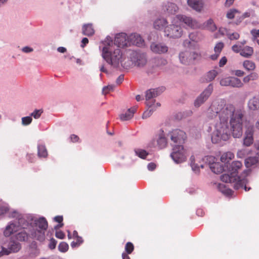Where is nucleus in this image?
<instances>
[{"instance_id": "f257e3e1", "label": "nucleus", "mask_w": 259, "mask_h": 259, "mask_svg": "<svg viewBox=\"0 0 259 259\" xmlns=\"http://www.w3.org/2000/svg\"><path fill=\"white\" fill-rule=\"evenodd\" d=\"M218 115L219 122L215 125V130L211 135V141L217 144L227 141L231 132L234 138H240L242 135V124L244 112L240 109H236L233 105L226 104L223 100L214 101L207 109V116L212 118Z\"/></svg>"}, {"instance_id": "f03ea898", "label": "nucleus", "mask_w": 259, "mask_h": 259, "mask_svg": "<svg viewBox=\"0 0 259 259\" xmlns=\"http://www.w3.org/2000/svg\"><path fill=\"white\" fill-rule=\"evenodd\" d=\"M130 45L124 33H119L114 37V41H110L102 48V58L106 63L114 67L118 66L121 62V54L119 48H124Z\"/></svg>"}, {"instance_id": "7ed1b4c3", "label": "nucleus", "mask_w": 259, "mask_h": 259, "mask_svg": "<svg viewBox=\"0 0 259 259\" xmlns=\"http://www.w3.org/2000/svg\"><path fill=\"white\" fill-rule=\"evenodd\" d=\"M170 157L176 163H181L186 161L187 152L184 148L183 145H174L173 151L170 154Z\"/></svg>"}, {"instance_id": "20e7f679", "label": "nucleus", "mask_w": 259, "mask_h": 259, "mask_svg": "<svg viewBox=\"0 0 259 259\" xmlns=\"http://www.w3.org/2000/svg\"><path fill=\"white\" fill-rule=\"evenodd\" d=\"M24 219L19 218V219H18V222L17 223L14 222L9 223L6 227V229L4 230V236L6 237H9L16 232L18 233L23 230V228L25 227L24 226V224L21 225V224L24 223Z\"/></svg>"}, {"instance_id": "39448f33", "label": "nucleus", "mask_w": 259, "mask_h": 259, "mask_svg": "<svg viewBox=\"0 0 259 259\" xmlns=\"http://www.w3.org/2000/svg\"><path fill=\"white\" fill-rule=\"evenodd\" d=\"M169 139L173 142L172 146L182 145L186 140V134L183 131L180 129L174 130L169 133Z\"/></svg>"}, {"instance_id": "423d86ee", "label": "nucleus", "mask_w": 259, "mask_h": 259, "mask_svg": "<svg viewBox=\"0 0 259 259\" xmlns=\"http://www.w3.org/2000/svg\"><path fill=\"white\" fill-rule=\"evenodd\" d=\"M176 19L179 22L184 24L187 27L192 29H198L201 27V24H200L199 22L190 16L178 15L176 16Z\"/></svg>"}, {"instance_id": "0eeeda50", "label": "nucleus", "mask_w": 259, "mask_h": 259, "mask_svg": "<svg viewBox=\"0 0 259 259\" xmlns=\"http://www.w3.org/2000/svg\"><path fill=\"white\" fill-rule=\"evenodd\" d=\"M165 35L168 37L178 38L182 36L183 30L182 27L176 24H170L165 28Z\"/></svg>"}, {"instance_id": "6e6552de", "label": "nucleus", "mask_w": 259, "mask_h": 259, "mask_svg": "<svg viewBox=\"0 0 259 259\" xmlns=\"http://www.w3.org/2000/svg\"><path fill=\"white\" fill-rule=\"evenodd\" d=\"M5 245L7 247H2V251H0V257L3 255H8L12 253L17 252L21 248L20 243L15 242L14 240H10L7 244Z\"/></svg>"}, {"instance_id": "1a4fd4ad", "label": "nucleus", "mask_w": 259, "mask_h": 259, "mask_svg": "<svg viewBox=\"0 0 259 259\" xmlns=\"http://www.w3.org/2000/svg\"><path fill=\"white\" fill-rule=\"evenodd\" d=\"M131 59L134 63L135 65L138 67H143L147 64V57L144 53L133 52L132 53Z\"/></svg>"}, {"instance_id": "9d476101", "label": "nucleus", "mask_w": 259, "mask_h": 259, "mask_svg": "<svg viewBox=\"0 0 259 259\" xmlns=\"http://www.w3.org/2000/svg\"><path fill=\"white\" fill-rule=\"evenodd\" d=\"M212 91L213 86H212V84H209L207 88H206V89L203 91V93L195 100V106L199 107L201 105L203 104V103L207 100L209 96H210Z\"/></svg>"}, {"instance_id": "9b49d317", "label": "nucleus", "mask_w": 259, "mask_h": 259, "mask_svg": "<svg viewBox=\"0 0 259 259\" xmlns=\"http://www.w3.org/2000/svg\"><path fill=\"white\" fill-rule=\"evenodd\" d=\"M212 91L213 86H212V84H209L207 88H206V89L203 91V93L195 100V106L199 107L201 105L203 104V103L207 100L209 96H210Z\"/></svg>"}, {"instance_id": "f8f14e48", "label": "nucleus", "mask_w": 259, "mask_h": 259, "mask_svg": "<svg viewBox=\"0 0 259 259\" xmlns=\"http://www.w3.org/2000/svg\"><path fill=\"white\" fill-rule=\"evenodd\" d=\"M26 226H27V227H23V230L16 233V234L12 237L11 240L15 239L20 242L27 241L28 237H30L29 234L27 232V230L31 228L32 226L28 224Z\"/></svg>"}, {"instance_id": "ddd939ff", "label": "nucleus", "mask_w": 259, "mask_h": 259, "mask_svg": "<svg viewBox=\"0 0 259 259\" xmlns=\"http://www.w3.org/2000/svg\"><path fill=\"white\" fill-rule=\"evenodd\" d=\"M253 126L249 125L246 127L245 132V138L243 139V145L249 147L253 143Z\"/></svg>"}, {"instance_id": "4468645a", "label": "nucleus", "mask_w": 259, "mask_h": 259, "mask_svg": "<svg viewBox=\"0 0 259 259\" xmlns=\"http://www.w3.org/2000/svg\"><path fill=\"white\" fill-rule=\"evenodd\" d=\"M206 160L207 161H209V163H210V165H209V168L211 170V171L214 172V174H220L224 170V168H223V166L221 165L219 163L214 162V157L212 156H207L206 157Z\"/></svg>"}, {"instance_id": "2eb2a0df", "label": "nucleus", "mask_w": 259, "mask_h": 259, "mask_svg": "<svg viewBox=\"0 0 259 259\" xmlns=\"http://www.w3.org/2000/svg\"><path fill=\"white\" fill-rule=\"evenodd\" d=\"M163 91V88H158L154 89H150L146 92L145 94V99H146V105L149 107H151V104H150L149 101L151 99L155 98L159 96Z\"/></svg>"}, {"instance_id": "dca6fc26", "label": "nucleus", "mask_w": 259, "mask_h": 259, "mask_svg": "<svg viewBox=\"0 0 259 259\" xmlns=\"http://www.w3.org/2000/svg\"><path fill=\"white\" fill-rule=\"evenodd\" d=\"M150 49L153 53L157 54H162L167 52V46L161 43L153 42L151 44Z\"/></svg>"}, {"instance_id": "f3484780", "label": "nucleus", "mask_w": 259, "mask_h": 259, "mask_svg": "<svg viewBox=\"0 0 259 259\" xmlns=\"http://www.w3.org/2000/svg\"><path fill=\"white\" fill-rule=\"evenodd\" d=\"M248 183V181L246 178L239 179L234 183L233 188H234L235 190L243 189L245 191H248L251 189V188L247 186Z\"/></svg>"}, {"instance_id": "a211bd4d", "label": "nucleus", "mask_w": 259, "mask_h": 259, "mask_svg": "<svg viewBox=\"0 0 259 259\" xmlns=\"http://www.w3.org/2000/svg\"><path fill=\"white\" fill-rule=\"evenodd\" d=\"M29 231V236L35 239L38 241L42 242L45 240V232L46 230H35L34 231Z\"/></svg>"}, {"instance_id": "6ab92c4d", "label": "nucleus", "mask_w": 259, "mask_h": 259, "mask_svg": "<svg viewBox=\"0 0 259 259\" xmlns=\"http://www.w3.org/2000/svg\"><path fill=\"white\" fill-rule=\"evenodd\" d=\"M187 5L191 9L199 12L202 11L203 7V3L202 0H187Z\"/></svg>"}, {"instance_id": "aec40b11", "label": "nucleus", "mask_w": 259, "mask_h": 259, "mask_svg": "<svg viewBox=\"0 0 259 259\" xmlns=\"http://www.w3.org/2000/svg\"><path fill=\"white\" fill-rule=\"evenodd\" d=\"M248 108L251 111L259 109V96H253L247 103Z\"/></svg>"}, {"instance_id": "412c9836", "label": "nucleus", "mask_w": 259, "mask_h": 259, "mask_svg": "<svg viewBox=\"0 0 259 259\" xmlns=\"http://www.w3.org/2000/svg\"><path fill=\"white\" fill-rule=\"evenodd\" d=\"M34 225L36 228L39 229L38 230H46L48 227L47 221L44 217H40L34 220Z\"/></svg>"}, {"instance_id": "4be33fe9", "label": "nucleus", "mask_w": 259, "mask_h": 259, "mask_svg": "<svg viewBox=\"0 0 259 259\" xmlns=\"http://www.w3.org/2000/svg\"><path fill=\"white\" fill-rule=\"evenodd\" d=\"M130 43L137 47H140L143 45V40L141 36L138 34H132L129 36Z\"/></svg>"}, {"instance_id": "5701e85b", "label": "nucleus", "mask_w": 259, "mask_h": 259, "mask_svg": "<svg viewBox=\"0 0 259 259\" xmlns=\"http://www.w3.org/2000/svg\"><path fill=\"white\" fill-rule=\"evenodd\" d=\"M94 29L93 27V24L91 23H87L82 26V34L83 35L91 36L94 34Z\"/></svg>"}, {"instance_id": "b1692460", "label": "nucleus", "mask_w": 259, "mask_h": 259, "mask_svg": "<svg viewBox=\"0 0 259 259\" xmlns=\"http://www.w3.org/2000/svg\"><path fill=\"white\" fill-rule=\"evenodd\" d=\"M190 52L189 51H185L180 53L179 54V60L181 61L182 64H189L192 63L190 59Z\"/></svg>"}, {"instance_id": "393cba45", "label": "nucleus", "mask_w": 259, "mask_h": 259, "mask_svg": "<svg viewBox=\"0 0 259 259\" xmlns=\"http://www.w3.org/2000/svg\"><path fill=\"white\" fill-rule=\"evenodd\" d=\"M136 111V108L133 107L129 109L124 113H122L119 115L122 121H127L133 117V115Z\"/></svg>"}, {"instance_id": "a878e982", "label": "nucleus", "mask_w": 259, "mask_h": 259, "mask_svg": "<svg viewBox=\"0 0 259 259\" xmlns=\"http://www.w3.org/2000/svg\"><path fill=\"white\" fill-rule=\"evenodd\" d=\"M230 174H224L221 176V181L225 183H232L236 180V173L229 172Z\"/></svg>"}, {"instance_id": "bb28decb", "label": "nucleus", "mask_w": 259, "mask_h": 259, "mask_svg": "<svg viewBox=\"0 0 259 259\" xmlns=\"http://www.w3.org/2000/svg\"><path fill=\"white\" fill-rule=\"evenodd\" d=\"M259 162V153H257L256 155L254 157H249L245 159V166L247 167H250L251 166L255 165Z\"/></svg>"}, {"instance_id": "cd10ccee", "label": "nucleus", "mask_w": 259, "mask_h": 259, "mask_svg": "<svg viewBox=\"0 0 259 259\" xmlns=\"http://www.w3.org/2000/svg\"><path fill=\"white\" fill-rule=\"evenodd\" d=\"M224 48V43L222 42H219L215 45V47H214V52H215V54L211 55V59L212 60H215L217 59L218 57L220 56V53H221L222 50Z\"/></svg>"}, {"instance_id": "c85d7f7f", "label": "nucleus", "mask_w": 259, "mask_h": 259, "mask_svg": "<svg viewBox=\"0 0 259 259\" xmlns=\"http://www.w3.org/2000/svg\"><path fill=\"white\" fill-rule=\"evenodd\" d=\"M242 167L241 162L239 161H233L229 167V172L233 174H237L238 170Z\"/></svg>"}, {"instance_id": "c756f323", "label": "nucleus", "mask_w": 259, "mask_h": 259, "mask_svg": "<svg viewBox=\"0 0 259 259\" xmlns=\"http://www.w3.org/2000/svg\"><path fill=\"white\" fill-rule=\"evenodd\" d=\"M240 55L244 58H249L253 54V49L249 46H245L242 50L239 52Z\"/></svg>"}, {"instance_id": "7c9ffc66", "label": "nucleus", "mask_w": 259, "mask_h": 259, "mask_svg": "<svg viewBox=\"0 0 259 259\" xmlns=\"http://www.w3.org/2000/svg\"><path fill=\"white\" fill-rule=\"evenodd\" d=\"M167 20L164 18H158L153 22V27L156 30H161L167 24Z\"/></svg>"}, {"instance_id": "2f4dec72", "label": "nucleus", "mask_w": 259, "mask_h": 259, "mask_svg": "<svg viewBox=\"0 0 259 259\" xmlns=\"http://www.w3.org/2000/svg\"><path fill=\"white\" fill-rule=\"evenodd\" d=\"M164 10L168 13V14L173 15L178 12V7L175 4L168 3L165 6Z\"/></svg>"}, {"instance_id": "473e14b6", "label": "nucleus", "mask_w": 259, "mask_h": 259, "mask_svg": "<svg viewBox=\"0 0 259 259\" xmlns=\"http://www.w3.org/2000/svg\"><path fill=\"white\" fill-rule=\"evenodd\" d=\"M234 154L230 152H226L221 156V162L228 163L230 161L233 159Z\"/></svg>"}, {"instance_id": "72a5a7b5", "label": "nucleus", "mask_w": 259, "mask_h": 259, "mask_svg": "<svg viewBox=\"0 0 259 259\" xmlns=\"http://www.w3.org/2000/svg\"><path fill=\"white\" fill-rule=\"evenodd\" d=\"M242 66H243L244 69L248 71H253L256 68L255 63L249 60L244 61Z\"/></svg>"}, {"instance_id": "f704fd0d", "label": "nucleus", "mask_w": 259, "mask_h": 259, "mask_svg": "<svg viewBox=\"0 0 259 259\" xmlns=\"http://www.w3.org/2000/svg\"><path fill=\"white\" fill-rule=\"evenodd\" d=\"M229 87L240 88L243 87V83L237 77H231V80H230V82H229Z\"/></svg>"}, {"instance_id": "c9c22d12", "label": "nucleus", "mask_w": 259, "mask_h": 259, "mask_svg": "<svg viewBox=\"0 0 259 259\" xmlns=\"http://www.w3.org/2000/svg\"><path fill=\"white\" fill-rule=\"evenodd\" d=\"M37 156L39 157L46 158L47 156V150L43 145L37 146Z\"/></svg>"}, {"instance_id": "e433bc0d", "label": "nucleus", "mask_w": 259, "mask_h": 259, "mask_svg": "<svg viewBox=\"0 0 259 259\" xmlns=\"http://www.w3.org/2000/svg\"><path fill=\"white\" fill-rule=\"evenodd\" d=\"M157 146H158L159 148L163 149L167 145V140L165 137H164L162 135H160L159 136L158 139L157 141Z\"/></svg>"}, {"instance_id": "4c0bfd02", "label": "nucleus", "mask_w": 259, "mask_h": 259, "mask_svg": "<svg viewBox=\"0 0 259 259\" xmlns=\"http://www.w3.org/2000/svg\"><path fill=\"white\" fill-rule=\"evenodd\" d=\"M217 74V71L214 70L209 71L207 73V76H206V80H207V82H210L215 78Z\"/></svg>"}, {"instance_id": "58836bf2", "label": "nucleus", "mask_w": 259, "mask_h": 259, "mask_svg": "<svg viewBox=\"0 0 259 259\" xmlns=\"http://www.w3.org/2000/svg\"><path fill=\"white\" fill-rule=\"evenodd\" d=\"M135 153H136L137 156L143 159H145L146 157L148 155L146 151L140 149L135 150Z\"/></svg>"}, {"instance_id": "ea45409f", "label": "nucleus", "mask_w": 259, "mask_h": 259, "mask_svg": "<svg viewBox=\"0 0 259 259\" xmlns=\"http://www.w3.org/2000/svg\"><path fill=\"white\" fill-rule=\"evenodd\" d=\"M190 161H191V169H192L195 173H198L199 171V166L194 163V155L191 156V158H190Z\"/></svg>"}, {"instance_id": "a19ab883", "label": "nucleus", "mask_w": 259, "mask_h": 259, "mask_svg": "<svg viewBox=\"0 0 259 259\" xmlns=\"http://www.w3.org/2000/svg\"><path fill=\"white\" fill-rule=\"evenodd\" d=\"M190 40L193 42H197L199 41V33L198 32H194L189 34Z\"/></svg>"}, {"instance_id": "79ce46f5", "label": "nucleus", "mask_w": 259, "mask_h": 259, "mask_svg": "<svg viewBox=\"0 0 259 259\" xmlns=\"http://www.w3.org/2000/svg\"><path fill=\"white\" fill-rule=\"evenodd\" d=\"M154 63L157 66H164L167 64V61L162 58H156L154 59Z\"/></svg>"}, {"instance_id": "37998d69", "label": "nucleus", "mask_w": 259, "mask_h": 259, "mask_svg": "<svg viewBox=\"0 0 259 259\" xmlns=\"http://www.w3.org/2000/svg\"><path fill=\"white\" fill-rule=\"evenodd\" d=\"M250 34H251L252 40L253 41L259 40V29H253L251 30Z\"/></svg>"}, {"instance_id": "c03bdc74", "label": "nucleus", "mask_w": 259, "mask_h": 259, "mask_svg": "<svg viewBox=\"0 0 259 259\" xmlns=\"http://www.w3.org/2000/svg\"><path fill=\"white\" fill-rule=\"evenodd\" d=\"M58 249L62 252H65L68 250V245L66 242H60Z\"/></svg>"}, {"instance_id": "a18cd8bd", "label": "nucleus", "mask_w": 259, "mask_h": 259, "mask_svg": "<svg viewBox=\"0 0 259 259\" xmlns=\"http://www.w3.org/2000/svg\"><path fill=\"white\" fill-rule=\"evenodd\" d=\"M207 29H209V30H210L211 31H214L216 30V26L213 23V20L212 19H209L207 20Z\"/></svg>"}, {"instance_id": "49530a36", "label": "nucleus", "mask_w": 259, "mask_h": 259, "mask_svg": "<svg viewBox=\"0 0 259 259\" xmlns=\"http://www.w3.org/2000/svg\"><path fill=\"white\" fill-rule=\"evenodd\" d=\"M134 250V245L133 244L130 242H127L125 245V251H126V253L131 254Z\"/></svg>"}, {"instance_id": "de8ad7c7", "label": "nucleus", "mask_w": 259, "mask_h": 259, "mask_svg": "<svg viewBox=\"0 0 259 259\" xmlns=\"http://www.w3.org/2000/svg\"><path fill=\"white\" fill-rule=\"evenodd\" d=\"M238 13V11L236 9H231L227 12L226 14V17L229 19H232L235 17V15Z\"/></svg>"}, {"instance_id": "09e8293b", "label": "nucleus", "mask_w": 259, "mask_h": 259, "mask_svg": "<svg viewBox=\"0 0 259 259\" xmlns=\"http://www.w3.org/2000/svg\"><path fill=\"white\" fill-rule=\"evenodd\" d=\"M74 238L76 239V241H72V243H71V246L72 248L77 247L82 242L81 237H74Z\"/></svg>"}, {"instance_id": "8fccbe9b", "label": "nucleus", "mask_w": 259, "mask_h": 259, "mask_svg": "<svg viewBox=\"0 0 259 259\" xmlns=\"http://www.w3.org/2000/svg\"><path fill=\"white\" fill-rule=\"evenodd\" d=\"M227 36L229 40H233L239 39L240 35L237 32H233L232 33H228Z\"/></svg>"}, {"instance_id": "3c124183", "label": "nucleus", "mask_w": 259, "mask_h": 259, "mask_svg": "<svg viewBox=\"0 0 259 259\" xmlns=\"http://www.w3.org/2000/svg\"><path fill=\"white\" fill-rule=\"evenodd\" d=\"M230 80L231 77L222 78L221 79V81H220V84H221V85L223 87H228L229 85Z\"/></svg>"}, {"instance_id": "603ef678", "label": "nucleus", "mask_w": 259, "mask_h": 259, "mask_svg": "<svg viewBox=\"0 0 259 259\" xmlns=\"http://www.w3.org/2000/svg\"><path fill=\"white\" fill-rule=\"evenodd\" d=\"M114 88V86L113 85H108V86H106L103 89H102V93L104 95H106L109 93L110 92L113 91Z\"/></svg>"}, {"instance_id": "864d4df0", "label": "nucleus", "mask_w": 259, "mask_h": 259, "mask_svg": "<svg viewBox=\"0 0 259 259\" xmlns=\"http://www.w3.org/2000/svg\"><path fill=\"white\" fill-rule=\"evenodd\" d=\"M42 113L41 109H36L31 113V116L35 119H37L40 117V115Z\"/></svg>"}, {"instance_id": "5fc2aeb1", "label": "nucleus", "mask_w": 259, "mask_h": 259, "mask_svg": "<svg viewBox=\"0 0 259 259\" xmlns=\"http://www.w3.org/2000/svg\"><path fill=\"white\" fill-rule=\"evenodd\" d=\"M31 122H32V118L30 116H26L21 118V123H22V124L23 125H28L31 123Z\"/></svg>"}, {"instance_id": "6e6d98bb", "label": "nucleus", "mask_w": 259, "mask_h": 259, "mask_svg": "<svg viewBox=\"0 0 259 259\" xmlns=\"http://www.w3.org/2000/svg\"><path fill=\"white\" fill-rule=\"evenodd\" d=\"M201 57V55L199 53L196 52H191V61L193 62L197 59H199L200 57Z\"/></svg>"}, {"instance_id": "4d7b16f0", "label": "nucleus", "mask_w": 259, "mask_h": 259, "mask_svg": "<svg viewBox=\"0 0 259 259\" xmlns=\"http://www.w3.org/2000/svg\"><path fill=\"white\" fill-rule=\"evenodd\" d=\"M151 109L149 110H147L143 113V118H147L151 116V113L153 112V108L152 107H149Z\"/></svg>"}, {"instance_id": "13d9d810", "label": "nucleus", "mask_w": 259, "mask_h": 259, "mask_svg": "<svg viewBox=\"0 0 259 259\" xmlns=\"http://www.w3.org/2000/svg\"><path fill=\"white\" fill-rule=\"evenodd\" d=\"M56 240H55L53 238H52L51 239V240H50L49 245H48V247H49L50 249H53L55 248V247L56 246Z\"/></svg>"}, {"instance_id": "bf43d9fd", "label": "nucleus", "mask_w": 259, "mask_h": 259, "mask_svg": "<svg viewBox=\"0 0 259 259\" xmlns=\"http://www.w3.org/2000/svg\"><path fill=\"white\" fill-rule=\"evenodd\" d=\"M243 48L241 47V46L238 45H234L232 46V50L235 53H238Z\"/></svg>"}, {"instance_id": "052dcab7", "label": "nucleus", "mask_w": 259, "mask_h": 259, "mask_svg": "<svg viewBox=\"0 0 259 259\" xmlns=\"http://www.w3.org/2000/svg\"><path fill=\"white\" fill-rule=\"evenodd\" d=\"M252 79V80H255L258 78V75L256 72H252L250 74L245 76Z\"/></svg>"}, {"instance_id": "680f3d73", "label": "nucleus", "mask_w": 259, "mask_h": 259, "mask_svg": "<svg viewBox=\"0 0 259 259\" xmlns=\"http://www.w3.org/2000/svg\"><path fill=\"white\" fill-rule=\"evenodd\" d=\"M56 237L59 239H63V238H64L65 235L61 231H56Z\"/></svg>"}, {"instance_id": "e2e57ef3", "label": "nucleus", "mask_w": 259, "mask_h": 259, "mask_svg": "<svg viewBox=\"0 0 259 259\" xmlns=\"http://www.w3.org/2000/svg\"><path fill=\"white\" fill-rule=\"evenodd\" d=\"M227 63V58L225 56L221 58L219 61V66L221 67H223Z\"/></svg>"}, {"instance_id": "0e129e2a", "label": "nucleus", "mask_w": 259, "mask_h": 259, "mask_svg": "<svg viewBox=\"0 0 259 259\" xmlns=\"http://www.w3.org/2000/svg\"><path fill=\"white\" fill-rule=\"evenodd\" d=\"M156 166V165H155V163L150 162L148 164V169H149V171H152L155 169Z\"/></svg>"}, {"instance_id": "69168bd1", "label": "nucleus", "mask_w": 259, "mask_h": 259, "mask_svg": "<svg viewBox=\"0 0 259 259\" xmlns=\"http://www.w3.org/2000/svg\"><path fill=\"white\" fill-rule=\"evenodd\" d=\"M124 76H123V75H120L118 76V78H117L116 79V83L118 84H121L122 82Z\"/></svg>"}, {"instance_id": "338daca9", "label": "nucleus", "mask_w": 259, "mask_h": 259, "mask_svg": "<svg viewBox=\"0 0 259 259\" xmlns=\"http://www.w3.org/2000/svg\"><path fill=\"white\" fill-rule=\"evenodd\" d=\"M54 221L58 223H61L62 222V217L56 216L54 218Z\"/></svg>"}, {"instance_id": "774afa93", "label": "nucleus", "mask_w": 259, "mask_h": 259, "mask_svg": "<svg viewBox=\"0 0 259 259\" xmlns=\"http://www.w3.org/2000/svg\"><path fill=\"white\" fill-rule=\"evenodd\" d=\"M70 139H71V140H72V142H73L74 143L77 142L78 140V136H76L75 135H71V137H70Z\"/></svg>"}]
</instances>
